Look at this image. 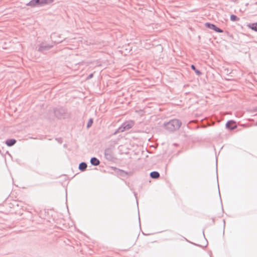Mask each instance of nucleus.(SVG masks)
I'll return each mask as SVG.
<instances>
[{
	"label": "nucleus",
	"mask_w": 257,
	"mask_h": 257,
	"mask_svg": "<svg viewBox=\"0 0 257 257\" xmlns=\"http://www.w3.org/2000/svg\"><path fill=\"white\" fill-rule=\"evenodd\" d=\"M181 123L177 119H174L167 123V127L171 131L178 130L181 126Z\"/></svg>",
	"instance_id": "1"
},
{
	"label": "nucleus",
	"mask_w": 257,
	"mask_h": 257,
	"mask_svg": "<svg viewBox=\"0 0 257 257\" xmlns=\"http://www.w3.org/2000/svg\"><path fill=\"white\" fill-rule=\"evenodd\" d=\"M205 26L209 29H213L216 32H218V33H222L223 32L222 30H221L220 29L216 27L213 24H211L207 23L205 24Z\"/></svg>",
	"instance_id": "2"
},
{
	"label": "nucleus",
	"mask_w": 257,
	"mask_h": 257,
	"mask_svg": "<svg viewBox=\"0 0 257 257\" xmlns=\"http://www.w3.org/2000/svg\"><path fill=\"white\" fill-rule=\"evenodd\" d=\"M39 5H41L40 0H32L28 4H27V6L32 7H35Z\"/></svg>",
	"instance_id": "3"
},
{
	"label": "nucleus",
	"mask_w": 257,
	"mask_h": 257,
	"mask_svg": "<svg viewBox=\"0 0 257 257\" xmlns=\"http://www.w3.org/2000/svg\"><path fill=\"white\" fill-rule=\"evenodd\" d=\"M150 176L152 178L157 179L159 177L160 174L158 172L154 171L151 173Z\"/></svg>",
	"instance_id": "4"
},
{
	"label": "nucleus",
	"mask_w": 257,
	"mask_h": 257,
	"mask_svg": "<svg viewBox=\"0 0 257 257\" xmlns=\"http://www.w3.org/2000/svg\"><path fill=\"white\" fill-rule=\"evenodd\" d=\"M16 143V140L14 139H10L6 141V144L8 146H12Z\"/></svg>",
	"instance_id": "5"
},
{
	"label": "nucleus",
	"mask_w": 257,
	"mask_h": 257,
	"mask_svg": "<svg viewBox=\"0 0 257 257\" xmlns=\"http://www.w3.org/2000/svg\"><path fill=\"white\" fill-rule=\"evenodd\" d=\"M91 163L93 165L97 166L99 165V161L95 158H93L91 159Z\"/></svg>",
	"instance_id": "6"
},
{
	"label": "nucleus",
	"mask_w": 257,
	"mask_h": 257,
	"mask_svg": "<svg viewBox=\"0 0 257 257\" xmlns=\"http://www.w3.org/2000/svg\"><path fill=\"white\" fill-rule=\"evenodd\" d=\"M248 27L254 31H257V23L250 24L248 25Z\"/></svg>",
	"instance_id": "7"
},
{
	"label": "nucleus",
	"mask_w": 257,
	"mask_h": 257,
	"mask_svg": "<svg viewBox=\"0 0 257 257\" xmlns=\"http://www.w3.org/2000/svg\"><path fill=\"white\" fill-rule=\"evenodd\" d=\"M87 167V165L85 163H81L80 164L79 166V168L80 170L83 171Z\"/></svg>",
	"instance_id": "8"
},
{
	"label": "nucleus",
	"mask_w": 257,
	"mask_h": 257,
	"mask_svg": "<svg viewBox=\"0 0 257 257\" xmlns=\"http://www.w3.org/2000/svg\"><path fill=\"white\" fill-rule=\"evenodd\" d=\"M41 5L47 4L51 3L53 2V0H40Z\"/></svg>",
	"instance_id": "9"
},
{
	"label": "nucleus",
	"mask_w": 257,
	"mask_h": 257,
	"mask_svg": "<svg viewBox=\"0 0 257 257\" xmlns=\"http://www.w3.org/2000/svg\"><path fill=\"white\" fill-rule=\"evenodd\" d=\"M239 20V19L234 15H231L230 16V20L232 21H238Z\"/></svg>",
	"instance_id": "10"
},
{
	"label": "nucleus",
	"mask_w": 257,
	"mask_h": 257,
	"mask_svg": "<svg viewBox=\"0 0 257 257\" xmlns=\"http://www.w3.org/2000/svg\"><path fill=\"white\" fill-rule=\"evenodd\" d=\"M234 123V122L233 121H229L226 123V126L227 127H229L231 125L233 124Z\"/></svg>",
	"instance_id": "11"
},
{
	"label": "nucleus",
	"mask_w": 257,
	"mask_h": 257,
	"mask_svg": "<svg viewBox=\"0 0 257 257\" xmlns=\"http://www.w3.org/2000/svg\"><path fill=\"white\" fill-rule=\"evenodd\" d=\"M93 123V120L92 119H90L88 122V124H87V127H89L90 126H91L92 124Z\"/></svg>",
	"instance_id": "12"
},
{
	"label": "nucleus",
	"mask_w": 257,
	"mask_h": 257,
	"mask_svg": "<svg viewBox=\"0 0 257 257\" xmlns=\"http://www.w3.org/2000/svg\"><path fill=\"white\" fill-rule=\"evenodd\" d=\"M133 126V123H131V124H128L124 126V128L127 127V128H131Z\"/></svg>",
	"instance_id": "13"
},
{
	"label": "nucleus",
	"mask_w": 257,
	"mask_h": 257,
	"mask_svg": "<svg viewBox=\"0 0 257 257\" xmlns=\"http://www.w3.org/2000/svg\"><path fill=\"white\" fill-rule=\"evenodd\" d=\"M195 71L197 75H200L201 74V73L200 72V71H199V70H197V69H196V70H195Z\"/></svg>",
	"instance_id": "14"
},
{
	"label": "nucleus",
	"mask_w": 257,
	"mask_h": 257,
	"mask_svg": "<svg viewBox=\"0 0 257 257\" xmlns=\"http://www.w3.org/2000/svg\"><path fill=\"white\" fill-rule=\"evenodd\" d=\"M191 68L194 70V71L196 70V68H195V67L194 66V65H191Z\"/></svg>",
	"instance_id": "15"
}]
</instances>
